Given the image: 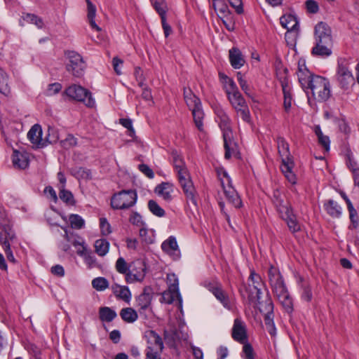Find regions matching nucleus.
<instances>
[{
	"label": "nucleus",
	"mask_w": 359,
	"mask_h": 359,
	"mask_svg": "<svg viewBox=\"0 0 359 359\" xmlns=\"http://www.w3.org/2000/svg\"><path fill=\"white\" fill-rule=\"evenodd\" d=\"M315 46L311 50L314 56L327 57L331 55L333 39L332 29L325 22H318L314 27Z\"/></svg>",
	"instance_id": "nucleus-1"
},
{
	"label": "nucleus",
	"mask_w": 359,
	"mask_h": 359,
	"mask_svg": "<svg viewBox=\"0 0 359 359\" xmlns=\"http://www.w3.org/2000/svg\"><path fill=\"white\" fill-rule=\"evenodd\" d=\"M70 100L83 102L87 107L93 108L95 106V101L93 98L91 92L81 86L72 84L67 87L62 93Z\"/></svg>",
	"instance_id": "nucleus-2"
},
{
	"label": "nucleus",
	"mask_w": 359,
	"mask_h": 359,
	"mask_svg": "<svg viewBox=\"0 0 359 359\" xmlns=\"http://www.w3.org/2000/svg\"><path fill=\"white\" fill-rule=\"evenodd\" d=\"M137 200L136 190H121L111 196V207L114 210L128 209L135 205Z\"/></svg>",
	"instance_id": "nucleus-3"
},
{
	"label": "nucleus",
	"mask_w": 359,
	"mask_h": 359,
	"mask_svg": "<svg viewBox=\"0 0 359 359\" xmlns=\"http://www.w3.org/2000/svg\"><path fill=\"white\" fill-rule=\"evenodd\" d=\"M65 56L69 59V63L66 65V69L74 76L81 78L83 76L86 64L82 56L74 50H65Z\"/></svg>",
	"instance_id": "nucleus-4"
},
{
	"label": "nucleus",
	"mask_w": 359,
	"mask_h": 359,
	"mask_svg": "<svg viewBox=\"0 0 359 359\" xmlns=\"http://www.w3.org/2000/svg\"><path fill=\"white\" fill-rule=\"evenodd\" d=\"M309 89L311 90L313 97L316 98V95H318V101L325 102L330 97V83L325 77L321 76L314 77L313 83Z\"/></svg>",
	"instance_id": "nucleus-5"
},
{
	"label": "nucleus",
	"mask_w": 359,
	"mask_h": 359,
	"mask_svg": "<svg viewBox=\"0 0 359 359\" xmlns=\"http://www.w3.org/2000/svg\"><path fill=\"white\" fill-rule=\"evenodd\" d=\"M179 183L186 196L188 205L191 204L193 208L197 209L198 207V195L194 186L190 174L183 175L177 177Z\"/></svg>",
	"instance_id": "nucleus-6"
},
{
	"label": "nucleus",
	"mask_w": 359,
	"mask_h": 359,
	"mask_svg": "<svg viewBox=\"0 0 359 359\" xmlns=\"http://www.w3.org/2000/svg\"><path fill=\"white\" fill-rule=\"evenodd\" d=\"M337 79L341 88L347 90L353 82L354 78L344 60H338Z\"/></svg>",
	"instance_id": "nucleus-7"
},
{
	"label": "nucleus",
	"mask_w": 359,
	"mask_h": 359,
	"mask_svg": "<svg viewBox=\"0 0 359 359\" xmlns=\"http://www.w3.org/2000/svg\"><path fill=\"white\" fill-rule=\"evenodd\" d=\"M299 83L304 91L308 90L313 83L314 77L319 75L311 73L306 65V61L304 59H299L298 61V69L297 72Z\"/></svg>",
	"instance_id": "nucleus-8"
},
{
	"label": "nucleus",
	"mask_w": 359,
	"mask_h": 359,
	"mask_svg": "<svg viewBox=\"0 0 359 359\" xmlns=\"http://www.w3.org/2000/svg\"><path fill=\"white\" fill-rule=\"evenodd\" d=\"M268 276L274 295L287 290L283 278L278 269L271 265L268 271Z\"/></svg>",
	"instance_id": "nucleus-9"
},
{
	"label": "nucleus",
	"mask_w": 359,
	"mask_h": 359,
	"mask_svg": "<svg viewBox=\"0 0 359 359\" xmlns=\"http://www.w3.org/2000/svg\"><path fill=\"white\" fill-rule=\"evenodd\" d=\"M207 287L210 292L220 302L223 306L229 310L232 308L229 294L223 290L219 283H209Z\"/></svg>",
	"instance_id": "nucleus-10"
},
{
	"label": "nucleus",
	"mask_w": 359,
	"mask_h": 359,
	"mask_svg": "<svg viewBox=\"0 0 359 359\" xmlns=\"http://www.w3.org/2000/svg\"><path fill=\"white\" fill-rule=\"evenodd\" d=\"M172 277L174 278V282L169 285L168 290L164 291L161 294V297L160 299V302L161 303L170 304L174 302L175 297L178 298L180 303H182V297L179 291L178 279L175 278L174 275Z\"/></svg>",
	"instance_id": "nucleus-11"
},
{
	"label": "nucleus",
	"mask_w": 359,
	"mask_h": 359,
	"mask_svg": "<svg viewBox=\"0 0 359 359\" xmlns=\"http://www.w3.org/2000/svg\"><path fill=\"white\" fill-rule=\"evenodd\" d=\"M248 280H250L253 284V289L255 290V294L251 290H248L246 287V291L248 292V299L250 302H257L259 304V299H261V289L258 287L259 284H264L262 282L261 276L257 274L255 270L250 271V274L249 276Z\"/></svg>",
	"instance_id": "nucleus-12"
},
{
	"label": "nucleus",
	"mask_w": 359,
	"mask_h": 359,
	"mask_svg": "<svg viewBox=\"0 0 359 359\" xmlns=\"http://www.w3.org/2000/svg\"><path fill=\"white\" fill-rule=\"evenodd\" d=\"M231 337L235 341L239 343H244L248 341L245 325L240 318H236L234 320L231 330Z\"/></svg>",
	"instance_id": "nucleus-13"
},
{
	"label": "nucleus",
	"mask_w": 359,
	"mask_h": 359,
	"mask_svg": "<svg viewBox=\"0 0 359 359\" xmlns=\"http://www.w3.org/2000/svg\"><path fill=\"white\" fill-rule=\"evenodd\" d=\"M221 130L222 132L224 148L225 150L224 158L226 159H230L232 151H234V147L237 146V144L233 140L231 128Z\"/></svg>",
	"instance_id": "nucleus-14"
},
{
	"label": "nucleus",
	"mask_w": 359,
	"mask_h": 359,
	"mask_svg": "<svg viewBox=\"0 0 359 359\" xmlns=\"http://www.w3.org/2000/svg\"><path fill=\"white\" fill-rule=\"evenodd\" d=\"M271 201L280 216L292 209L289 202H285L278 189L273 190Z\"/></svg>",
	"instance_id": "nucleus-15"
},
{
	"label": "nucleus",
	"mask_w": 359,
	"mask_h": 359,
	"mask_svg": "<svg viewBox=\"0 0 359 359\" xmlns=\"http://www.w3.org/2000/svg\"><path fill=\"white\" fill-rule=\"evenodd\" d=\"M280 23L283 27L287 30V32L285 34L286 41L290 38V32L298 30L299 28L297 18L295 15L292 14H285L280 17Z\"/></svg>",
	"instance_id": "nucleus-16"
},
{
	"label": "nucleus",
	"mask_w": 359,
	"mask_h": 359,
	"mask_svg": "<svg viewBox=\"0 0 359 359\" xmlns=\"http://www.w3.org/2000/svg\"><path fill=\"white\" fill-rule=\"evenodd\" d=\"M42 128L39 124H34L29 130L27 137L36 148H43L46 142L42 139Z\"/></svg>",
	"instance_id": "nucleus-17"
},
{
	"label": "nucleus",
	"mask_w": 359,
	"mask_h": 359,
	"mask_svg": "<svg viewBox=\"0 0 359 359\" xmlns=\"http://www.w3.org/2000/svg\"><path fill=\"white\" fill-rule=\"evenodd\" d=\"M154 290L151 286H145L143 292L137 297V306L141 310L147 309L151 303L153 299Z\"/></svg>",
	"instance_id": "nucleus-18"
},
{
	"label": "nucleus",
	"mask_w": 359,
	"mask_h": 359,
	"mask_svg": "<svg viewBox=\"0 0 359 359\" xmlns=\"http://www.w3.org/2000/svg\"><path fill=\"white\" fill-rule=\"evenodd\" d=\"M222 186L224 193L228 201L231 203L236 208H240L242 206V201L236 189L233 187L232 184L225 187L223 181H222Z\"/></svg>",
	"instance_id": "nucleus-19"
},
{
	"label": "nucleus",
	"mask_w": 359,
	"mask_h": 359,
	"mask_svg": "<svg viewBox=\"0 0 359 359\" xmlns=\"http://www.w3.org/2000/svg\"><path fill=\"white\" fill-rule=\"evenodd\" d=\"M173 184L168 182H163L158 184L155 189L154 192L163 197V198L168 202L172 200V192L173 191Z\"/></svg>",
	"instance_id": "nucleus-20"
},
{
	"label": "nucleus",
	"mask_w": 359,
	"mask_h": 359,
	"mask_svg": "<svg viewBox=\"0 0 359 359\" xmlns=\"http://www.w3.org/2000/svg\"><path fill=\"white\" fill-rule=\"evenodd\" d=\"M138 268L140 269V271H137L135 273H133L134 269L132 271L129 270L126 273H124L126 276V281L128 283H133L135 281L141 282L144 280L146 275V266L144 262H139Z\"/></svg>",
	"instance_id": "nucleus-21"
},
{
	"label": "nucleus",
	"mask_w": 359,
	"mask_h": 359,
	"mask_svg": "<svg viewBox=\"0 0 359 359\" xmlns=\"http://www.w3.org/2000/svg\"><path fill=\"white\" fill-rule=\"evenodd\" d=\"M275 296L277 297L284 310L288 314H292L294 311L293 299L290 296L287 289L281 292V293L275 294Z\"/></svg>",
	"instance_id": "nucleus-22"
},
{
	"label": "nucleus",
	"mask_w": 359,
	"mask_h": 359,
	"mask_svg": "<svg viewBox=\"0 0 359 359\" xmlns=\"http://www.w3.org/2000/svg\"><path fill=\"white\" fill-rule=\"evenodd\" d=\"M111 289L116 299L129 303L131 299V292L128 286H121L117 283H114L111 285Z\"/></svg>",
	"instance_id": "nucleus-23"
},
{
	"label": "nucleus",
	"mask_w": 359,
	"mask_h": 359,
	"mask_svg": "<svg viewBox=\"0 0 359 359\" xmlns=\"http://www.w3.org/2000/svg\"><path fill=\"white\" fill-rule=\"evenodd\" d=\"M171 156L172 157L173 166L177 173V177L189 173L183 158L178 154L177 150L172 151Z\"/></svg>",
	"instance_id": "nucleus-24"
},
{
	"label": "nucleus",
	"mask_w": 359,
	"mask_h": 359,
	"mask_svg": "<svg viewBox=\"0 0 359 359\" xmlns=\"http://www.w3.org/2000/svg\"><path fill=\"white\" fill-rule=\"evenodd\" d=\"M277 144H278V154L281 157L282 163L288 159V161H292V156L290 153V147L289 144L285 140L283 137H277Z\"/></svg>",
	"instance_id": "nucleus-25"
},
{
	"label": "nucleus",
	"mask_w": 359,
	"mask_h": 359,
	"mask_svg": "<svg viewBox=\"0 0 359 359\" xmlns=\"http://www.w3.org/2000/svg\"><path fill=\"white\" fill-rule=\"evenodd\" d=\"M285 221L289 230L292 233H296L300 231V225L297 220L296 215L293 213V210H290L287 213H284L280 216Z\"/></svg>",
	"instance_id": "nucleus-26"
},
{
	"label": "nucleus",
	"mask_w": 359,
	"mask_h": 359,
	"mask_svg": "<svg viewBox=\"0 0 359 359\" xmlns=\"http://www.w3.org/2000/svg\"><path fill=\"white\" fill-rule=\"evenodd\" d=\"M280 85L283 93V107L285 111L288 113L292 106V94L290 90H287L288 87V80L286 76L280 79Z\"/></svg>",
	"instance_id": "nucleus-27"
},
{
	"label": "nucleus",
	"mask_w": 359,
	"mask_h": 359,
	"mask_svg": "<svg viewBox=\"0 0 359 359\" xmlns=\"http://www.w3.org/2000/svg\"><path fill=\"white\" fill-rule=\"evenodd\" d=\"M229 61L234 69H240L245 63L242 53L237 48H233L229 50Z\"/></svg>",
	"instance_id": "nucleus-28"
},
{
	"label": "nucleus",
	"mask_w": 359,
	"mask_h": 359,
	"mask_svg": "<svg viewBox=\"0 0 359 359\" xmlns=\"http://www.w3.org/2000/svg\"><path fill=\"white\" fill-rule=\"evenodd\" d=\"M146 337L148 338L147 343L150 346L154 347L155 346L160 350V352H163L164 348L163 341L161 337L155 330H151L147 331Z\"/></svg>",
	"instance_id": "nucleus-29"
},
{
	"label": "nucleus",
	"mask_w": 359,
	"mask_h": 359,
	"mask_svg": "<svg viewBox=\"0 0 359 359\" xmlns=\"http://www.w3.org/2000/svg\"><path fill=\"white\" fill-rule=\"evenodd\" d=\"M294 161H288V159L286 162H283L281 164V170L284 174L285 177L287 180L292 184H295L297 183V176L292 172V168L294 167Z\"/></svg>",
	"instance_id": "nucleus-30"
},
{
	"label": "nucleus",
	"mask_w": 359,
	"mask_h": 359,
	"mask_svg": "<svg viewBox=\"0 0 359 359\" xmlns=\"http://www.w3.org/2000/svg\"><path fill=\"white\" fill-rule=\"evenodd\" d=\"M226 93L229 102L235 110H238L239 108H243L245 105H248L240 92H236L233 95H231V92L229 90H226Z\"/></svg>",
	"instance_id": "nucleus-31"
},
{
	"label": "nucleus",
	"mask_w": 359,
	"mask_h": 359,
	"mask_svg": "<svg viewBox=\"0 0 359 359\" xmlns=\"http://www.w3.org/2000/svg\"><path fill=\"white\" fill-rule=\"evenodd\" d=\"M324 208L332 217L338 218L341 215V207L332 199H329L324 203Z\"/></svg>",
	"instance_id": "nucleus-32"
},
{
	"label": "nucleus",
	"mask_w": 359,
	"mask_h": 359,
	"mask_svg": "<svg viewBox=\"0 0 359 359\" xmlns=\"http://www.w3.org/2000/svg\"><path fill=\"white\" fill-rule=\"evenodd\" d=\"M13 163L15 167L25 169L29 165V159L26 154L14 150L13 154Z\"/></svg>",
	"instance_id": "nucleus-33"
},
{
	"label": "nucleus",
	"mask_w": 359,
	"mask_h": 359,
	"mask_svg": "<svg viewBox=\"0 0 359 359\" xmlns=\"http://www.w3.org/2000/svg\"><path fill=\"white\" fill-rule=\"evenodd\" d=\"M215 112L219 119V127L221 130L231 128V119L222 108L217 107Z\"/></svg>",
	"instance_id": "nucleus-34"
},
{
	"label": "nucleus",
	"mask_w": 359,
	"mask_h": 359,
	"mask_svg": "<svg viewBox=\"0 0 359 359\" xmlns=\"http://www.w3.org/2000/svg\"><path fill=\"white\" fill-rule=\"evenodd\" d=\"M120 316L123 321L128 323H134L138 318L137 311L130 307L122 309L120 311Z\"/></svg>",
	"instance_id": "nucleus-35"
},
{
	"label": "nucleus",
	"mask_w": 359,
	"mask_h": 359,
	"mask_svg": "<svg viewBox=\"0 0 359 359\" xmlns=\"http://www.w3.org/2000/svg\"><path fill=\"white\" fill-rule=\"evenodd\" d=\"M59 197L66 205L71 206L76 205V201L73 194L69 190L66 189L65 186H62L60 189Z\"/></svg>",
	"instance_id": "nucleus-36"
},
{
	"label": "nucleus",
	"mask_w": 359,
	"mask_h": 359,
	"mask_svg": "<svg viewBox=\"0 0 359 359\" xmlns=\"http://www.w3.org/2000/svg\"><path fill=\"white\" fill-rule=\"evenodd\" d=\"M116 316V311L109 307L104 306L99 309V318L102 321L111 322Z\"/></svg>",
	"instance_id": "nucleus-37"
},
{
	"label": "nucleus",
	"mask_w": 359,
	"mask_h": 359,
	"mask_svg": "<svg viewBox=\"0 0 359 359\" xmlns=\"http://www.w3.org/2000/svg\"><path fill=\"white\" fill-rule=\"evenodd\" d=\"M95 252L100 256H104L109 251V243L107 239L100 238L95 242Z\"/></svg>",
	"instance_id": "nucleus-38"
},
{
	"label": "nucleus",
	"mask_w": 359,
	"mask_h": 359,
	"mask_svg": "<svg viewBox=\"0 0 359 359\" xmlns=\"http://www.w3.org/2000/svg\"><path fill=\"white\" fill-rule=\"evenodd\" d=\"M192 112L194 121L196 126L200 131L203 130V119L204 116V113L202 110V106L201 107H197L196 109H193L191 110Z\"/></svg>",
	"instance_id": "nucleus-39"
},
{
	"label": "nucleus",
	"mask_w": 359,
	"mask_h": 359,
	"mask_svg": "<svg viewBox=\"0 0 359 359\" xmlns=\"http://www.w3.org/2000/svg\"><path fill=\"white\" fill-rule=\"evenodd\" d=\"M161 248L167 253L177 250L178 249V245L175 237L171 236L167 240L163 241L161 245Z\"/></svg>",
	"instance_id": "nucleus-40"
},
{
	"label": "nucleus",
	"mask_w": 359,
	"mask_h": 359,
	"mask_svg": "<svg viewBox=\"0 0 359 359\" xmlns=\"http://www.w3.org/2000/svg\"><path fill=\"white\" fill-rule=\"evenodd\" d=\"M151 4L160 18L166 16L168 6L165 0H151Z\"/></svg>",
	"instance_id": "nucleus-41"
},
{
	"label": "nucleus",
	"mask_w": 359,
	"mask_h": 359,
	"mask_svg": "<svg viewBox=\"0 0 359 359\" xmlns=\"http://www.w3.org/2000/svg\"><path fill=\"white\" fill-rule=\"evenodd\" d=\"M22 18L25 21L34 24L39 29L43 28L44 25L43 19L35 14L29 13H23Z\"/></svg>",
	"instance_id": "nucleus-42"
},
{
	"label": "nucleus",
	"mask_w": 359,
	"mask_h": 359,
	"mask_svg": "<svg viewBox=\"0 0 359 359\" xmlns=\"http://www.w3.org/2000/svg\"><path fill=\"white\" fill-rule=\"evenodd\" d=\"M163 337L166 341V344L172 347L175 345L176 340L178 337V333L176 330H170L169 331L165 330L163 332Z\"/></svg>",
	"instance_id": "nucleus-43"
},
{
	"label": "nucleus",
	"mask_w": 359,
	"mask_h": 359,
	"mask_svg": "<svg viewBox=\"0 0 359 359\" xmlns=\"http://www.w3.org/2000/svg\"><path fill=\"white\" fill-rule=\"evenodd\" d=\"M148 208L153 215L157 217H162L165 215V210L154 200L148 201Z\"/></svg>",
	"instance_id": "nucleus-44"
},
{
	"label": "nucleus",
	"mask_w": 359,
	"mask_h": 359,
	"mask_svg": "<svg viewBox=\"0 0 359 359\" xmlns=\"http://www.w3.org/2000/svg\"><path fill=\"white\" fill-rule=\"evenodd\" d=\"M69 220L73 229H81L85 226L84 219L77 214H71L69 216Z\"/></svg>",
	"instance_id": "nucleus-45"
},
{
	"label": "nucleus",
	"mask_w": 359,
	"mask_h": 359,
	"mask_svg": "<svg viewBox=\"0 0 359 359\" xmlns=\"http://www.w3.org/2000/svg\"><path fill=\"white\" fill-rule=\"evenodd\" d=\"M273 314H268L264 315V323L266 325V329L267 332L270 334L271 337L276 336V329L275 327V324L273 322Z\"/></svg>",
	"instance_id": "nucleus-46"
},
{
	"label": "nucleus",
	"mask_w": 359,
	"mask_h": 359,
	"mask_svg": "<svg viewBox=\"0 0 359 359\" xmlns=\"http://www.w3.org/2000/svg\"><path fill=\"white\" fill-rule=\"evenodd\" d=\"M243 344L241 356L244 359H255V353L252 346L248 341L241 343Z\"/></svg>",
	"instance_id": "nucleus-47"
},
{
	"label": "nucleus",
	"mask_w": 359,
	"mask_h": 359,
	"mask_svg": "<svg viewBox=\"0 0 359 359\" xmlns=\"http://www.w3.org/2000/svg\"><path fill=\"white\" fill-rule=\"evenodd\" d=\"M93 287L97 291H103L109 287V282L104 277H97L92 280Z\"/></svg>",
	"instance_id": "nucleus-48"
},
{
	"label": "nucleus",
	"mask_w": 359,
	"mask_h": 359,
	"mask_svg": "<svg viewBox=\"0 0 359 359\" xmlns=\"http://www.w3.org/2000/svg\"><path fill=\"white\" fill-rule=\"evenodd\" d=\"M257 304L261 306L259 309L260 312L264 313V315L273 314V304L271 299V297H268L266 299L264 304L259 300L261 304H259L257 302H255Z\"/></svg>",
	"instance_id": "nucleus-49"
},
{
	"label": "nucleus",
	"mask_w": 359,
	"mask_h": 359,
	"mask_svg": "<svg viewBox=\"0 0 359 359\" xmlns=\"http://www.w3.org/2000/svg\"><path fill=\"white\" fill-rule=\"evenodd\" d=\"M0 228H1L2 231L6 234V237L4 238H6L8 241V239L12 241L15 238V233L8 218L6 219V221H3L1 224H0Z\"/></svg>",
	"instance_id": "nucleus-50"
},
{
	"label": "nucleus",
	"mask_w": 359,
	"mask_h": 359,
	"mask_svg": "<svg viewBox=\"0 0 359 359\" xmlns=\"http://www.w3.org/2000/svg\"><path fill=\"white\" fill-rule=\"evenodd\" d=\"M116 271L121 274L126 273L130 270V267L125 259L122 257L118 258L115 265Z\"/></svg>",
	"instance_id": "nucleus-51"
},
{
	"label": "nucleus",
	"mask_w": 359,
	"mask_h": 359,
	"mask_svg": "<svg viewBox=\"0 0 359 359\" xmlns=\"http://www.w3.org/2000/svg\"><path fill=\"white\" fill-rule=\"evenodd\" d=\"M129 222L137 226H146L145 222L142 220V217L137 212L133 211L129 217Z\"/></svg>",
	"instance_id": "nucleus-52"
},
{
	"label": "nucleus",
	"mask_w": 359,
	"mask_h": 359,
	"mask_svg": "<svg viewBox=\"0 0 359 359\" xmlns=\"http://www.w3.org/2000/svg\"><path fill=\"white\" fill-rule=\"evenodd\" d=\"M60 144L64 149H69L76 145L77 140L73 135L69 134L65 140L60 142Z\"/></svg>",
	"instance_id": "nucleus-53"
},
{
	"label": "nucleus",
	"mask_w": 359,
	"mask_h": 359,
	"mask_svg": "<svg viewBox=\"0 0 359 359\" xmlns=\"http://www.w3.org/2000/svg\"><path fill=\"white\" fill-rule=\"evenodd\" d=\"M217 7H219L218 10L220 13V15H218L219 18H227V20L231 18V13L226 4L222 1V3H219Z\"/></svg>",
	"instance_id": "nucleus-54"
},
{
	"label": "nucleus",
	"mask_w": 359,
	"mask_h": 359,
	"mask_svg": "<svg viewBox=\"0 0 359 359\" xmlns=\"http://www.w3.org/2000/svg\"><path fill=\"white\" fill-rule=\"evenodd\" d=\"M184 100L190 110L201 107V100L196 95H194L189 98L188 97Z\"/></svg>",
	"instance_id": "nucleus-55"
},
{
	"label": "nucleus",
	"mask_w": 359,
	"mask_h": 359,
	"mask_svg": "<svg viewBox=\"0 0 359 359\" xmlns=\"http://www.w3.org/2000/svg\"><path fill=\"white\" fill-rule=\"evenodd\" d=\"M2 246L4 249V251L6 252V255L8 260L13 263H15V259L13 256V252L11 249L10 243L6 238H5L4 241L2 242Z\"/></svg>",
	"instance_id": "nucleus-56"
},
{
	"label": "nucleus",
	"mask_w": 359,
	"mask_h": 359,
	"mask_svg": "<svg viewBox=\"0 0 359 359\" xmlns=\"http://www.w3.org/2000/svg\"><path fill=\"white\" fill-rule=\"evenodd\" d=\"M160 350H155L154 346H148L146 350L145 359H161Z\"/></svg>",
	"instance_id": "nucleus-57"
},
{
	"label": "nucleus",
	"mask_w": 359,
	"mask_h": 359,
	"mask_svg": "<svg viewBox=\"0 0 359 359\" xmlns=\"http://www.w3.org/2000/svg\"><path fill=\"white\" fill-rule=\"evenodd\" d=\"M238 114H240L241 118L246 123H250L251 121V116L250 110L248 105H245L243 108H239L236 110Z\"/></svg>",
	"instance_id": "nucleus-58"
},
{
	"label": "nucleus",
	"mask_w": 359,
	"mask_h": 359,
	"mask_svg": "<svg viewBox=\"0 0 359 359\" xmlns=\"http://www.w3.org/2000/svg\"><path fill=\"white\" fill-rule=\"evenodd\" d=\"M339 130L345 135H348L351 132V128L344 118H336Z\"/></svg>",
	"instance_id": "nucleus-59"
},
{
	"label": "nucleus",
	"mask_w": 359,
	"mask_h": 359,
	"mask_svg": "<svg viewBox=\"0 0 359 359\" xmlns=\"http://www.w3.org/2000/svg\"><path fill=\"white\" fill-rule=\"evenodd\" d=\"M58 140V135L56 133H55L53 129L48 128V134L43 140V142H46V147L48 144H54L57 142Z\"/></svg>",
	"instance_id": "nucleus-60"
},
{
	"label": "nucleus",
	"mask_w": 359,
	"mask_h": 359,
	"mask_svg": "<svg viewBox=\"0 0 359 359\" xmlns=\"http://www.w3.org/2000/svg\"><path fill=\"white\" fill-rule=\"evenodd\" d=\"M100 226L102 234L107 236L111 232V226L106 218L102 217L100 219Z\"/></svg>",
	"instance_id": "nucleus-61"
},
{
	"label": "nucleus",
	"mask_w": 359,
	"mask_h": 359,
	"mask_svg": "<svg viewBox=\"0 0 359 359\" xmlns=\"http://www.w3.org/2000/svg\"><path fill=\"white\" fill-rule=\"evenodd\" d=\"M305 5L308 13L314 14L318 12L319 6L316 1L307 0L305 2Z\"/></svg>",
	"instance_id": "nucleus-62"
},
{
	"label": "nucleus",
	"mask_w": 359,
	"mask_h": 359,
	"mask_svg": "<svg viewBox=\"0 0 359 359\" xmlns=\"http://www.w3.org/2000/svg\"><path fill=\"white\" fill-rule=\"evenodd\" d=\"M138 169L140 172L144 174L148 178L153 179L154 177V172L148 165L142 163L138 165Z\"/></svg>",
	"instance_id": "nucleus-63"
},
{
	"label": "nucleus",
	"mask_w": 359,
	"mask_h": 359,
	"mask_svg": "<svg viewBox=\"0 0 359 359\" xmlns=\"http://www.w3.org/2000/svg\"><path fill=\"white\" fill-rule=\"evenodd\" d=\"M62 86L61 83L55 82L50 83L48 86V95H52L58 93L62 90Z\"/></svg>",
	"instance_id": "nucleus-64"
}]
</instances>
